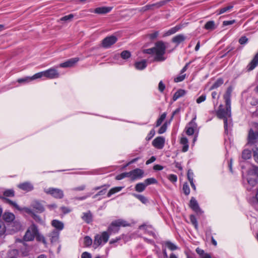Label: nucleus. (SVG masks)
<instances>
[{"label":"nucleus","instance_id":"nucleus-1","mask_svg":"<svg viewBox=\"0 0 258 258\" xmlns=\"http://www.w3.org/2000/svg\"><path fill=\"white\" fill-rule=\"evenodd\" d=\"M217 115L219 118L223 119L225 132L228 134L232 125L231 109L220 105L217 111Z\"/></svg>","mask_w":258,"mask_h":258},{"label":"nucleus","instance_id":"nucleus-2","mask_svg":"<svg viewBox=\"0 0 258 258\" xmlns=\"http://www.w3.org/2000/svg\"><path fill=\"white\" fill-rule=\"evenodd\" d=\"M7 225L11 226L13 228L11 229H7L6 224L4 222L0 221V237H4L8 234H12L20 230L21 228V224L18 222H13V223H9Z\"/></svg>","mask_w":258,"mask_h":258},{"label":"nucleus","instance_id":"nucleus-3","mask_svg":"<svg viewBox=\"0 0 258 258\" xmlns=\"http://www.w3.org/2000/svg\"><path fill=\"white\" fill-rule=\"evenodd\" d=\"M144 53L151 55L149 57L150 61H161L165 59L164 54L165 49H144Z\"/></svg>","mask_w":258,"mask_h":258},{"label":"nucleus","instance_id":"nucleus-4","mask_svg":"<svg viewBox=\"0 0 258 258\" xmlns=\"http://www.w3.org/2000/svg\"><path fill=\"white\" fill-rule=\"evenodd\" d=\"M130 225L125 220L118 219L112 222L108 228V231L110 234L115 233L118 232L120 227H126L130 226Z\"/></svg>","mask_w":258,"mask_h":258},{"label":"nucleus","instance_id":"nucleus-5","mask_svg":"<svg viewBox=\"0 0 258 258\" xmlns=\"http://www.w3.org/2000/svg\"><path fill=\"white\" fill-rule=\"evenodd\" d=\"M109 235L107 232L104 231L101 234H97L94 237L93 246L97 248L98 246L106 243L109 239Z\"/></svg>","mask_w":258,"mask_h":258},{"label":"nucleus","instance_id":"nucleus-6","mask_svg":"<svg viewBox=\"0 0 258 258\" xmlns=\"http://www.w3.org/2000/svg\"><path fill=\"white\" fill-rule=\"evenodd\" d=\"M37 233V226L34 224H32L26 231L23 237V240L25 241H33Z\"/></svg>","mask_w":258,"mask_h":258},{"label":"nucleus","instance_id":"nucleus-7","mask_svg":"<svg viewBox=\"0 0 258 258\" xmlns=\"http://www.w3.org/2000/svg\"><path fill=\"white\" fill-rule=\"evenodd\" d=\"M44 191L47 195H50L57 199H61L63 198V191L57 188L49 187L44 188Z\"/></svg>","mask_w":258,"mask_h":258},{"label":"nucleus","instance_id":"nucleus-8","mask_svg":"<svg viewBox=\"0 0 258 258\" xmlns=\"http://www.w3.org/2000/svg\"><path fill=\"white\" fill-rule=\"evenodd\" d=\"M196 118L197 116L195 115L185 127V133L188 136L194 135L195 132L197 133L198 130H199L198 129V124L196 122Z\"/></svg>","mask_w":258,"mask_h":258},{"label":"nucleus","instance_id":"nucleus-9","mask_svg":"<svg viewBox=\"0 0 258 258\" xmlns=\"http://www.w3.org/2000/svg\"><path fill=\"white\" fill-rule=\"evenodd\" d=\"M139 229L144 230L145 233L152 236L154 238H158V234L156 233L154 229L151 225L146 224H143L139 227Z\"/></svg>","mask_w":258,"mask_h":258},{"label":"nucleus","instance_id":"nucleus-10","mask_svg":"<svg viewBox=\"0 0 258 258\" xmlns=\"http://www.w3.org/2000/svg\"><path fill=\"white\" fill-rule=\"evenodd\" d=\"M44 72L45 79H54L58 78L60 76L58 71L54 67L44 71Z\"/></svg>","mask_w":258,"mask_h":258},{"label":"nucleus","instance_id":"nucleus-11","mask_svg":"<svg viewBox=\"0 0 258 258\" xmlns=\"http://www.w3.org/2000/svg\"><path fill=\"white\" fill-rule=\"evenodd\" d=\"M130 178L132 181L141 179L143 177L144 171L140 168H136L129 172Z\"/></svg>","mask_w":258,"mask_h":258},{"label":"nucleus","instance_id":"nucleus-12","mask_svg":"<svg viewBox=\"0 0 258 258\" xmlns=\"http://www.w3.org/2000/svg\"><path fill=\"white\" fill-rule=\"evenodd\" d=\"M117 40V38L114 35H111L105 37L102 41V45L103 47H110Z\"/></svg>","mask_w":258,"mask_h":258},{"label":"nucleus","instance_id":"nucleus-13","mask_svg":"<svg viewBox=\"0 0 258 258\" xmlns=\"http://www.w3.org/2000/svg\"><path fill=\"white\" fill-rule=\"evenodd\" d=\"M189 207L198 214H201L203 213L202 210L200 208L198 201L194 197H191L189 204Z\"/></svg>","mask_w":258,"mask_h":258},{"label":"nucleus","instance_id":"nucleus-14","mask_svg":"<svg viewBox=\"0 0 258 258\" xmlns=\"http://www.w3.org/2000/svg\"><path fill=\"white\" fill-rule=\"evenodd\" d=\"M165 139L163 137H156L152 142V145L157 149H162L165 145Z\"/></svg>","mask_w":258,"mask_h":258},{"label":"nucleus","instance_id":"nucleus-15","mask_svg":"<svg viewBox=\"0 0 258 258\" xmlns=\"http://www.w3.org/2000/svg\"><path fill=\"white\" fill-rule=\"evenodd\" d=\"M60 232L56 230H52L49 232L46 236L49 238L51 243H55L58 242Z\"/></svg>","mask_w":258,"mask_h":258},{"label":"nucleus","instance_id":"nucleus-16","mask_svg":"<svg viewBox=\"0 0 258 258\" xmlns=\"http://www.w3.org/2000/svg\"><path fill=\"white\" fill-rule=\"evenodd\" d=\"M79 57L72 58L64 62L60 63L57 67L60 68H71L73 67L79 60Z\"/></svg>","mask_w":258,"mask_h":258},{"label":"nucleus","instance_id":"nucleus-17","mask_svg":"<svg viewBox=\"0 0 258 258\" xmlns=\"http://www.w3.org/2000/svg\"><path fill=\"white\" fill-rule=\"evenodd\" d=\"M18 187L26 192L31 191L34 189L33 185L29 181L24 182L19 184Z\"/></svg>","mask_w":258,"mask_h":258},{"label":"nucleus","instance_id":"nucleus-18","mask_svg":"<svg viewBox=\"0 0 258 258\" xmlns=\"http://www.w3.org/2000/svg\"><path fill=\"white\" fill-rule=\"evenodd\" d=\"M147 60L145 59L136 61L134 63V67L137 70H144L147 67Z\"/></svg>","mask_w":258,"mask_h":258},{"label":"nucleus","instance_id":"nucleus-19","mask_svg":"<svg viewBox=\"0 0 258 258\" xmlns=\"http://www.w3.org/2000/svg\"><path fill=\"white\" fill-rule=\"evenodd\" d=\"M258 139V132H253L252 129H250L249 131L248 140V143L250 144H254L256 139Z\"/></svg>","mask_w":258,"mask_h":258},{"label":"nucleus","instance_id":"nucleus-20","mask_svg":"<svg viewBox=\"0 0 258 258\" xmlns=\"http://www.w3.org/2000/svg\"><path fill=\"white\" fill-rule=\"evenodd\" d=\"M81 218L86 223L90 224L93 221V215L90 211H88L82 213Z\"/></svg>","mask_w":258,"mask_h":258},{"label":"nucleus","instance_id":"nucleus-21","mask_svg":"<svg viewBox=\"0 0 258 258\" xmlns=\"http://www.w3.org/2000/svg\"><path fill=\"white\" fill-rule=\"evenodd\" d=\"M31 207L33 208L37 212L42 213L44 211V208L39 202L35 201L31 204Z\"/></svg>","mask_w":258,"mask_h":258},{"label":"nucleus","instance_id":"nucleus-22","mask_svg":"<svg viewBox=\"0 0 258 258\" xmlns=\"http://www.w3.org/2000/svg\"><path fill=\"white\" fill-rule=\"evenodd\" d=\"M51 225L53 227L56 231H58L60 232L64 228V224L63 223L58 220H53L51 221Z\"/></svg>","mask_w":258,"mask_h":258},{"label":"nucleus","instance_id":"nucleus-23","mask_svg":"<svg viewBox=\"0 0 258 258\" xmlns=\"http://www.w3.org/2000/svg\"><path fill=\"white\" fill-rule=\"evenodd\" d=\"M112 9L111 7H102L96 8L93 12L98 14H104L109 13ZM90 12H92V10H90Z\"/></svg>","mask_w":258,"mask_h":258},{"label":"nucleus","instance_id":"nucleus-24","mask_svg":"<svg viewBox=\"0 0 258 258\" xmlns=\"http://www.w3.org/2000/svg\"><path fill=\"white\" fill-rule=\"evenodd\" d=\"M3 219L4 220L8 223H11L13 222L15 219V215L10 212H5L3 214Z\"/></svg>","mask_w":258,"mask_h":258},{"label":"nucleus","instance_id":"nucleus-25","mask_svg":"<svg viewBox=\"0 0 258 258\" xmlns=\"http://www.w3.org/2000/svg\"><path fill=\"white\" fill-rule=\"evenodd\" d=\"M258 65V52L255 54L253 59L247 66V70H253Z\"/></svg>","mask_w":258,"mask_h":258},{"label":"nucleus","instance_id":"nucleus-26","mask_svg":"<svg viewBox=\"0 0 258 258\" xmlns=\"http://www.w3.org/2000/svg\"><path fill=\"white\" fill-rule=\"evenodd\" d=\"M182 27V26L181 25H177L174 27L171 28L169 30L166 31L164 33L163 35V37H166L168 36H170L171 35H172L174 33H175L176 32H177L179 30H180Z\"/></svg>","mask_w":258,"mask_h":258},{"label":"nucleus","instance_id":"nucleus-27","mask_svg":"<svg viewBox=\"0 0 258 258\" xmlns=\"http://www.w3.org/2000/svg\"><path fill=\"white\" fill-rule=\"evenodd\" d=\"M196 251L199 254L200 258H212L210 253L205 252L204 250L200 247L196 248Z\"/></svg>","mask_w":258,"mask_h":258},{"label":"nucleus","instance_id":"nucleus-28","mask_svg":"<svg viewBox=\"0 0 258 258\" xmlns=\"http://www.w3.org/2000/svg\"><path fill=\"white\" fill-rule=\"evenodd\" d=\"M180 143L183 145L182 151L183 152L187 151L188 149V141L187 138L183 137L181 138Z\"/></svg>","mask_w":258,"mask_h":258},{"label":"nucleus","instance_id":"nucleus-29","mask_svg":"<svg viewBox=\"0 0 258 258\" xmlns=\"http://www.w3.org/2000/svg\"><path fill=\"white\" fill-rule=\"evenodd\" d=\"M168 2H169V0H165V1H160V2L155 3V4L149 5V7H150L149 10H153L154 8H159L165 5Z\"/></svg>","mask_w":258,"mask_h":258},{"label":"nucleus","instance_id":"nucleus-30","mask_svg":"<svg viewBox=\"0 0 258 258\" xmlns=\"http://www.w3.org/2000/svg\"><path fill=\"white\" fill-rule=\"evenodd\" d=\"M186 94V92L184 90L179 89L174 94L172 100L173 101H175L178 98L183 97Z\"/></svg>","mask_w":258,"mask_h":258},{"label":"nucleus","instance_id":"nucleus-31","mask_svg":"<svg viewBox=\"0 0 258 258\" xmlns=\"http://www.w3.org/2000/svg\"><path fill=\"white\" fill-rule=\"evenodd\" d=\"M224 83V80L222 78H218L216 81L211 86L210 90H214L218 88Z\"/></svg>","mask_w":258,"mask_h":258},{"label":"nucleus","instance_id":"nucleus-32","mask_svg":"<svg viewBox=\"0 0 258 258\" xmlns=\"http://www.w3.org/2000/svg\"><path fill=\"white\" fill-rule=\"evenodd\" d=\"M185 39V37L183 34H179L174 36L172 38V41L177 44H179L184 41Z\"/></svg>","mask_w":258,"mask_h":258},{"label":"nucleus","instance_id":"nucleus-33","mask_svg":"<svg viewBox=\"0 0 258 258\" xmlns=\"http://www.w3.org/2000/svg\"><path fill=\"white\" fill-rule=\"evenodd\" d=\"M146 187L147 186L144 182H140L136 184L135 187V189L138 192H142L145 190Z\"/></svg>","mask_w":258,"mask_h":258},{"label":"nucleus","instance_id":"nucleus-34","mask_svg":"<svg viewBox=\"0 0 258 258\" xmlns=\"http://www.w3.org/2000/svg\"><path fill=\"white\" fill-rule=\"evenodd\" d=\"M132 195L134 197L138 199L141 202H142L144 204H147L148 202V199L146 198V197H145L143 195H139V194H135V193H133L132 194Z\"/></svg>","mask_w":258,"mask_h":258},{"label":"nucleus","instance_id":"nucleus-35","mask_svg":"<svg viewBox=\"0 0 258 258\" xmlns=\"http://www.w3.org/2000/svg\"><path fill=\"white\" fill-rule=\"evenodd\" d=\"M123 188L122 186H116L113 188H112L108 191L107 196V197H111L112 195L115 194L119 191H120Z\"/></svg>","mask_w":258,"mask_h":258},{"label":"nucleus","instance_id":"nucleus-36","mask_svg":"<svg viewBox=\"0 0 258 258\" xmlns=\"http://www.w3.org/2000/svg\"><path fill=\"white\" fill-rule=\"evenodd\" d=\"M204 28L208 30H213L216 28L215 22L213 21L207 22Z\"/></svg>","mask_w":258,"mask_h":258},{"label":"nucleus","instance_id":"nucleus-37","mask_svg":"<svg viewBox=\"0 0 258 258\" xmlns=\"http://www.w3.org/2000/svg\"><path fill=\"white\" fill-rule=\"evenodd\" d=\"M31 79L32 81L38 79H42V80H44L45 79L44 72L42 71L36 73L33 76H31Z\"/></svg>","mask_w":258,"mask_h":258},{"label":"nucleus","instance_id":"nucleus-38","mask_svg":"<svg viewBox=\"0 0 258 258\" xmlns=\"http://www.w3.org/2000/svg\"><path fill=\"white\" fill-rule=\"evenodd\" d=\"M131 53L127 50H123L120 53L121 58L124 60L128 59V58H130L131 57Z\"/></svg>","mask_w":258,"mask_h":258},{"label":"nucleus","instance_id":"nucleus-39","mask_svg":"<svg viewBox=\"0 0 258 258\" xmlns=\"http://www.w3.org/2000/svg\"><path fill=\"white\" fill-rule=\"evenodd\" d=\"M144 182L146 186H147L151 184H157L158 183V181L155 178L152 177L145 179Z\"/></svg>","mask_w":258,"mask_h":258},{"label":"nucleus","instance_id":"nucleus-40","mask_svg":"<svg viewBox=\"0 0 258 258\" xmlns=\"http://www.w3.org/2000/svg\"><path fill=\"white\" fill-rule=\"evenodd\" d=\"M92 244V239L89 236H86L84 238V245L85 247L90 246Z\"/></svg>","mask_w":258,"mask_h":258},{"label":"nucleus","instance_id":"nucleus-41","mask_svg":"<svg viewBox=\"0 0 258 258\" xmlns=\"http://www.w3.org/2000/svg\"><path fill=\"white\" fill-rule=\"evenodd\" d=\"M251 156V151L249 150H244L242 153V158L246 160L249 159Z\"/></svg>","mask_w":258,"mask_h":258},{"label":"nucleus","instance_id":"nucleus-42","mask_svg":"<svg viewBox=\"0 0 258 258\" xmlns=\"http://www.w3.org/2000/svg\"><path fill=\"white\" fill-rule=\"evenodd\" d=\"M190 221L191 224L194 226L196 230L198 229V223L196 216L194 215H191L189 217Z\"/></svg>","mask_w":258,"mask_h":258},{"label":"nucleus","instance_id":"nucleus-43","mask_svg":"<svg viewBox=\"0 0 258 258\" xmlns=\"http://www.w3.org/2000/svg\"><path fill=\"white\" fill-rule=\"evenodd\" d=\"M165 245L171 250H175L178 249V247L173 243L170 241H166L165 242Z\"/></svg>","mask_w":258,"mask_h":258},{"label":"nucleus","instance_id":"nucleus-44","mask_svg":"<svg viewBox=\"0 0 258 258\" xmlns=\"http://www.w3.org/2000/svg\"><path fill=\"white\" fill-rule=\"evenodd\" d=\"M35 237L36 238V240L38 241H41L45 245L46 244L47 242H46V240L45 239V238L44 237V236L43 235H42V234H40L39 233L38 231V233L35 236Z\"/></svg>","mask_w":258,"mask_h":258},{"label":"nucleus","instance_id":"nucleus-45","mask_svg":"<svg viewBox=\"0 0 258 258\" xmlns=\"http://www.w3.org/2000/svg\"><path fill=\"white\" fill-rule=\"evenodd\" d=\"M108 188V187H107L106 186L103 187L96 194H95L94 196H93V198L96 199L98 196H103V195H105L106 192V190Z\"/></svg>","mask_w":258,"mask_h":258},{"label":"nucleus","instance_id":"nucleus-46","mask_svg":"<svg viewBox=\"0 0 258 258\" xmlns=\"http://www.w3.org/2000/svg\"><path fill=\"white\" fill-rule=\"evenodd\" d=\"M166 116V113L165 112L162 113L160 115V116L159 117V118L157 119V120L156 121V127L159 126L161 124V123H162L163 120L165 119Z\"/></svg>","mask_w":258,"mask_h":258},{"label":"nucleus","instance_id":"nucleus-47","mask_svg":"<svg viewBox=\"0 0 258 258\" xmlns=\"http://www.w3.org/2000/svg\"><path fill=\"white\" fill-rule=\"evenodd\" d=\"M232 8H233L232 6H228L226 7L221 8L220 10L217 11V14L220 15V14H223V13L230 10Z\"/></svg>","mask_w":258,"mask_h":258},{"label":"nucleus","instance_id":"nucleus-48","mask_svg":"<svg viewBox=\"0 0 258 258\" xmlns=\"http://www.w3.org/2000/svg\"><path fill=\"white\" fill-rule=\"evenodd\" d=\"M125 177H129L130 178V173L129 172H123L121 174H119L117 175L115 179L118 180H121Z\"/></svg>","mask_w":258,"mask_h":258},{"label":"nucleus","instance_id":"nucleus-49","mask_svg":"<svg viewBox=\"0 0 258 258\" xmlns=\"http://www.w3.org/2000/svg\"><path fill=\"white\" fill-rule=\"evenodd\" d=\"M4 196L7 197H13L14 196V191L13 189H7L4 191Z\"/></svg>","mask_w":258,"mask_h":258},{"label":"nucleus","instance_id":"nucleus-50","mask_svg":"<svg viewBox=\"0 0 258 258\" xmlns=\"http://www.w3.org/2000/svg\"><path fill=\"white\" fill-rule=\"evenodd\" d=\"M31 77H25L23 78L19 79L17 81L19 83H26L32 81Z\"/></svg>","mask_w":258,"mask_h":258},{"label":"nucleus","instance_id":"nucleus-51","mask_svg":"<svg viewBox=\"0 0 258 258\" xmlns=\"http://www.w3.org/2000/svg\"><path fill=\"white\" fill-rule=\"evenodd\" d=\"M182 189H183L184 194L186 196H187L189 194L190 188H189V185H188V184L187 183H184L183 184Z\"/></svg>","mask_w":258,"mask_h":258},{"label":"nucleus","instance_id":"nucleus-52","mask_svg":"<svg viewBox=\"0 0 258 258\" xmlns=\"http://www.w3.org/2000/svg\"><path fill=\"white\" fill-rule=\"evenodd\" d=\"M159 35V31H154L153 33L148 34L147 36L150 39L153 40L155 39Z\"/></svg>","mask_w":258,"mask_h":258},{"label":"nucleus","instance_id":"nucleus-53","mask_svg":"<svg viewBox=\"0 0 258 258\" xmlns=\"http://www.w3.org/2000/svg\"><path fill=\"white\" fill-rule=\"evenodd\" d=\"M194 174L192 171L191 169H189L187 171V176L189 182L194 181Z\"/></svg>","mask_w":258,"mask_h":258},{"label":"nucleus","instance_id":"nucleus-54","mask_svg":"<svg viewBox=\"0 0 258 258\" xmlns=\"http://www.w3.org/2000/svg\"><path fill=\"white\" fill-rule=\"evenodd\" d=\"M120 57H121L120 54H115L113 56V58L114 59L113 62L119 64H122V63L121 62V60L119 59Z\"/></svg>","mask_w":258,"mask_h":258},{"label":"nucleus","instance_id":"nucleus-55","mask_svg":"<svg viewBox=\"0 0 258 258\" xmlns=\"http://www.w3.org/2000/svg\"><path fill=\"white\" fill-rule=\"evenodd\" d=\"M7 201L9 204L14 206L18 210H21V207H20L15 202H13L10 199H7Z\"/></svg>","mask_w":258,"mask_h":258},{"label":"nucleus","instance_id":"nucleus-56","mask_svg":"<svg viewBox=\"0 0 258 258\" xmlns=\"http://www.w3.org/2000/svg\"><path fill=\"white\" fill-rule=\"evenodd\" d=\"M206 97L207 96L205 94H202L201 96H200L197 99V100H196L197 103L198 104H200L202 102L205 101L206 99Z\"/></svg>","mask_w":258,"mask_h":258},{"label":"nucleus","instance_id":"nucleus-57","mask_svg":"<svg viewBox=\"0 0 258 258\" xmlns=\"http://www.w3.org/2000/svg\"><path fill=\"white\" fill-rule=\"evenodd\" d=\"M155 134V131L154 129H152L149 133L147 135L146 139L147 141L150 140L154 136Z\"/></svg>","mask_w":258,"mask_h":258},{"label":"nucleus","instance_id":"nucleus-58","mask_svg":"<svg viewBox=\"0 0 258 258\" xmlns=\"http://www.w3.org/2000/svg\"><path fill=\"white\" fill-rule=\"evenodd\" d=\"M185 74H181L178 76H177L176 77H175L174 78V82H176V83L180 82L182 81L183 80H184V79H185Z\"/></svg>","mask_w":258,"mask_h":258},{"label":"nucleus","instance_id":"nucleus-59","mask_svg":"<svg viewBox=\"0 0 258 258\" xmlns=\"http://www.w3.org/2000/svg\"><path fill=\"white\" fill-rule=\"evenodd\" d=\"M184 254L186 258H196L195 254L189 250H186L184 251Z\"/></svg>","mask_w":258,"mask_h":258},{"label":"nucleus","instance_id":"nucleus-60","mask_svg":"<svg viewBox=\"0 0 258 258\" xmlns=\"http://www.w3.org/2000/svg\"><path fill=\"white\" fill-rule=\"evenodd\" d=\"M168 179L172 182H176L177 180V177L176 175L171 174L168 176Z\"/></svg>","mask_w":258,"mask_h":258},{"label":"nucleus","instance_id":"nucleus-61","mask_svg":"<svg viewBox=\"0 0 258 258\" xmlns=\"http://www.w3.org/2000/svg\"><path fill=\"white\" fill-rule=\"evenodd\" d=\"M74 17V15L71 14L62 17L60 20L63 21H71L73 19Z\"/></svg>","mask_w":258,"mask_h":258},{"label":"nucleus","instance_id":"nucleus-62","mask_svg":"<svg viewBox=\"0 0 258 258\" xmlns=\"http://www.w3.org/2000/svg\"><path fill=\"white\" fill-rule=\"evenodd\" d=\"M156 48H165L166 45L163 41H159L156 43Z\"/></svg>","mask_w":258,"mask_h":258},{"label":"nucleus","instance_id":"nucleus-63","mask_svg":"<svg viewBox=\"0 0 258 258\" xmlns=\"http://www.w3.org/2000/svg\"><path fill=\"white\" fill-rule=\"evenodd\" d=\"M19 211H24L25 213H26L28 214L32 215L34 213L32 209L27 208V207L21 208V210H19Z\"/></svg>","mask_w":258,"mask_h":258},{"label":"nucleus","instance_id":"nucleus-64","mask_svg":"<svg viewBox=\"0 0 258 258\" xmlns=\"http://www.w3.org/2000/svg\"><path fill=\"white\" fill-rule=\"evenodd\" d=\"M167 130V125L166 123H164L159 129L158 130V134H162L164 133Z\"/></svg>","mask_w":258,"mask_h":258}]
</instances>
